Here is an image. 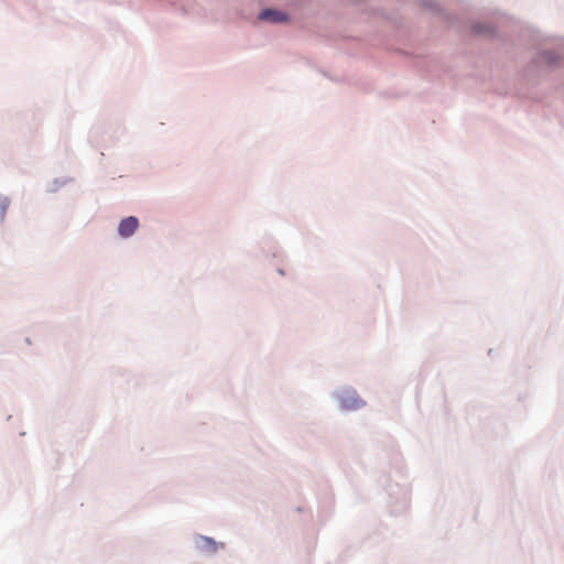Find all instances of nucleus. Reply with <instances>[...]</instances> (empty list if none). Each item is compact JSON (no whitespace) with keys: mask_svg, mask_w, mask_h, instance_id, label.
I'll return each mask as SVG.
<instances>
[{"mask_svg":"<svg viewBox=\"0 0 564 564\" xmlns=\"http://www.w3.org/2000/svg\"><path fill=\"white\" fill-rule=\"evenodd\" d=\"M259 19L273 23L283 22L286 20V15L280 11L267 9L259 14Z\"/></svg>","mask_w":564,"mask_h":564,"instance_id":"f03ea898","label":"nucleus"},{"mask_svg":"<svg viewBox=\"0 0 564 564\" xmlns=\"http://www.w3.org/2000/svg\"><path fill=\"white\" fill-rule=\"evenodd\" d=\"M139 226L138 218L130 216L122 219L118 227V232L121 237L127 238L133 235Z\"/></svg>","mask_w":564,"mask_h":564,"instance_id":"f257e3e1","label":"nucleus"},{"mask_svg":"<svg viewBox=\"0 0 564 564\" xmlns=\"http://www.w3.org/2000/svg\"><path fill=\"white\" fill-rule=\"evenodd\" d=\"M205 540H206V542L214 544V542L210 539H205Z\"/></svg>","mask_w":564,"mask_h":564,"instance_id":"7ed1b4c3","label":"nucleus"}]
</instances>
